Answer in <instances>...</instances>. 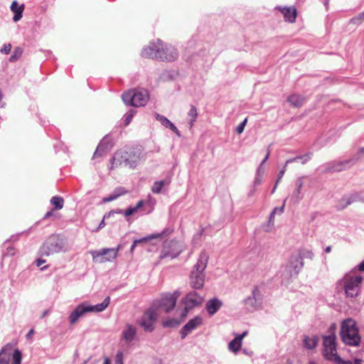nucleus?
Listing matches in <instances>:
<instances>
[{"label":"nucleus","instance_id":"obj_39","mask_svg":"<svg viewBox=\"0 0 364 364\" xmlns=\"http://www.w3.org/2000/svg\"><path fill=\"white\" fill-rule=\"evenodd\" d=\"M284 213V206L275 207L274 209L272 211L269 218L274 220V218L277 216H280Z\"/></svg>","mask_w":364,"mask_h":364},{"label":"nucleus","instance_id":"obj_14","mask_svg":"<svg viewBox=\"0 0 364 364\" xmlns=\"http://www.w3.org/2000/svg\"><path fill=\"white\" fill-rule=\"evenodd\" d=\"M303 266L304 262L301 257L296 254L290 257L288 264L287 265V269L291 275H297Z\"/></svg>","mask_w":364,"mask_h":364},{"label":"nucleus","instance_id":"obj_16","mask_svg":"<svg viewBox=\"0 0 364 364\" xmlns=\"http://www.w3.org/2000/svg\"><path fill=\"white\" fill-rule=\"evenodd\" d=\"M203 323V319L200 316H196L191 319L181 329V338H184L188 333L200 326Z\"/></svg>","mask_w":364,"mask_h":364},{"label":"nucleus","instance_id":"obj_31","mask_svg":"<svg viewBox=\"0 0 364 364\" xmlns=\"http://www.w3.org/2000/svg\"><path fill=\"white\" fill-rule=\"evenodd\" d=\"M345 203L346 205H350L351 203H364V199L358 194H353L346 198Z\"/></svg>","mask_w":364,"mask_h":364},{"label":"nucleus","instance_id":"obj_18","mask_svg":"<svg viewBox=\"0 0 364 364\" xmlns=\"http://www.w3.org/2000/svg\"><path fill=\"white\" fill-rule=\"evenodd\" d=\"M136 334V328L135 326L127 323L122 331V338L126 342V343H130L132 342Z\"/></svg>","mask_w":364,"mask_h":364},{"label":"nucleus","instance_id":"obj_24","mask_svg":"<svg viewBox=\"0 0 364 364\" xmlns=\"http://www.w3.org/2000/svg\"><path fill=\"white\" fill-rule=\"evenodd\" d=\"M318 343V338L316 336H304L303 339V343L305 348L307 349L314 348Z\"/></svg>","mask_w":364,"mask_h":364},{"label":"nucleus","instance_id":"obj_5","mask_svg":"<svg viewBox=\"0 0 364 364\" xmlns=\"http://www.w3.org/2000/svg\"><path fill=\"white\" fill-rule=\"evenodd\" d=\"M122 100L127 105L141 107L147 103L149 93L146 90H129L122 95Z\"/></svg>","mask_w":364,"mask_h":364},{"label":"nucleus","instance_id":"obj_12","mask_svg":"<svg viewBox=\"0 0 364 364\" xmlns=\"http://www.w3.org/2000/svg\"><path fill=\"white\" fill-rule=\"evenodd\" d=\"M182 301L185 308L183 316L186 317L190 309H192L195 306H199L202 304L203 301V297L195 291H191L183 298Z\"/></svg>","mask_w":364,"mask_h":364},{"label":"nucleus","instance_id":"obj_38","mask_svg":"<svg viewBox=\"0 0 364 364\" xmlns=\"http://www.w3.org/2000/svg\"><path fill=\"white\" fill-rule=\"evenodd\" d=\"M181 321L177 319H169L163 321V326L164 327H176L180 324Z\"/></svg>","mask_w":364,"mask_h":364},{"label":"nucleus","instance_id":"obj_25","mask_svg":"<svg viewBox=\"0 0 364 364\" xmlns=\"http://www.w3.org/2000/svg\"><path fill=\"white\" fill-rule=\"evenodd\" d=\"M304 159V160H303V161H302V164H304V163H305V162H306V161L309 159V156H307V155H306V156H302V157H296V158H294V159L287 160V161H286V164H285V165H287L288 163H290V162H291V161H296V160H297V159ZM285 171H286V166H284V167L283 168V169H282V170L279 171V173L278 178H277V181H276V184H275V186H274V188H273V192H274V190L276 189L277 186V184L279 183V181H280V180L282 179V178L283 177V176H284V173H285Z\"/></svg>","mask_w":364,"mask_h":364},{"label":"nucleus","instance_id":"obj_44","mask_svg":"<svg viewBox=\"0 0 364 364\" xmlns=\"http://www.w3.org/2000/svg\"><path fill=\"white\" fill-rule=\"evenodd\" d=\"M247 119H245L244 121L242 122H241L238 126L236 128V132L237 134H240L243 132L244 131V129H245V127L247 124Z\"/></svg>","mask_w":364,"mask_h":364},{"label":"nucleus","instance_id":"obj_10","mask_svg":"<svg viewBox=\"0 0 364 364\" xmlns=\"http://www.w3.org/2000/svg\"><path fill=\"white\" fill-rule=\"evenodd\" d=\"M158 318V314L155 309H149L143 314L139 325L145 331L151 332L154 329V323Z\"/></svg>","mask_w":364,"mask_h":364},{"label":"nucleus","instance_id":"obj_49","mask_svg":"<svg viewBox=\"0 0 364 364\" xmlns=\"http://www.w3.org/2000/svg\"><path fill=\"white\" fill-rule=\"evenodd\" d=\"M134 114V110H130L129 113H127V115L125 119V124L127 125L130 123L131 120L132 119V117Z\"/></svg>","mask_w":364,"mask_h":364},{"label":"nucleus","instance_id":"obj_7","mask_svg":"<svg viewBox=\"0 0 364 364\" xmlns=\"http://www.w3.org/2000/svg\"><path fill=\"white\" fill-rule=\"evenodd\" d=\"M11 358V364H21L22 353L17 348L13 350V346L7 343L0 350V364H10Z\"/></svg>","mask_w":364,"mask_h":364},{"label":"nucleus","instance_id":"obj_42","mask_svg":"<svg viewBox=\"0 0 364 364\" xmlns=\"http://www.w3.org/2000/svg\"><path fill=\"white\" fill-rule=\"evenodd\" d=\"M63 203H64L63 198L61 197H59V196H55L50 199V205H63Z\"/></svg>","mask_w":364,"mask_h":364},{"label":"nucleus","instance_id":"obj_20","mask_svg":"<svg viewBox=\"0 0 364 364\" xmlns=\"http://www.w3.org/2000/svg\"><path fill=\"white\" fill-rule=\"evenodd\" d=\"M179 296L178 292L167 295L164 297L163 306L166 308V311L168 312L173 309L176 306V300Z\"/></svg>","mask_w":364,"mask_h":364},{"label":"nucleus","instance_id":"obj_53","mask_svg":"<svg viewBox=\"0 0 364 364\" xmlns=\"http://www.w3.org/2000/svg\"><path fill=\"white\" fill-rule=\"evenodd\" d=\"M269 154H270V151H269V148H268L267 151V154H266L264 159H263V161H262V163H261V164H260V166L259 167V170L261 168L262 164L269 159Z\"/></svg>","mask_w":364,"mask_h":364},{"label":"nucleus","instance_id":"obj_56","mask_svg":"<svg viewBox=\"0 0 364 364\" xmlns=\"http://www.w3.org/2000/svg\"><path fill=\"white\" fill-rule=\"evenodd\" d=\"M260 183H261V178H260V177L257 176L254 181V185L257 186V185H259Z\"/></svg>","mask_w":364,"mask_h":364},{"label":"nucleus","instance_id":"obj_21","mask_svg":"<svg viewBox=\"0 0 364 364\" xmlns=\"http://www.w3.org/2000/svg\"><path fill=\"white\" fill-rule=\"evenodd\" d=\"M222 301L218 299H213L206 303V309L210 316H213L222 306Z\"/></svg>","mask_w":364,"mask_h":364},{"label":"nucleus","instance_id":"obj_15","mask_svg":"<svg viewBox=\"0 0 364 364\" xmlns=\"http://www.w3.org/2000/svg\"><path fill=\"white\" fill-rule=\"evenodd\" d=\"M261 294L257 288H255L252 291V296L245 299L244 303L247 309L250 311L257 309L260 304Z\"/></svg>","mask_w":364,"mask_h":364},{"label":"nucleus","instance_id":"obj_13","mask_svg":"<svg viewBox=\"0 0 364 364\" xmlns=\"http://www.w3.org/2000/svg\"><path fill=\"white\" fill-rule=\"evenodd\" d=\"M181 252V245L176 241H170L165 243L163 253L161 257H176Z\"/></svg>","mask_w":364,"mask_h":364},{"label":"nucleus","instance_id":"obj_19","mask_svg":"<svg viewBox=\"0 0 364 364\" xmlns=\"http://www.w3.org/2000/svg\"><path fill=\"white\" fill-rule=\"evenodd\" d=\"M162 55V60L173 61L177 58L178 52L173 46L166 45L164 46Z\"/></svg>","mask_w":364,"mask_h":364},{"label":"nucleus","instance_id":"obj_45","mask_svg":"<svg viewBox=\"0 0 364 364\" xmlns=\"http://www.w3.org/2000/svg\"><path fill=\"white\" fill-rule=\"evenodd\" d=\"M140 206H136V207H134V208H130L129 209H127L124 213V215L126 218H128L129 216H130L131 215L134 214V213H136L138 210V208H139Z\"/></svg>","mask_w":364,"mask_h":364},{"label":"nucleus","instance_id":"obj_40","mask_svg":"<svg viewBox=\"0 0 364 364\" xmlns=\"http://www.w3.org/2000/svg\"><path fill=\"white\" fill-rule=\"evenodd\" d=\"M364 21V11L350 20V23L354 25H359Z\"/></svg>","mask_w":364,"mask_h":364},{"label":"nucleus","instance_id":"obj_28","mask_svg":"<svg viewBox=\"0 0 364 364\" xmlns=\"http://www.w3.org/2000/svg\"><path fill=\"white\" fill-rule=\"evenodd\" d=\"M188 115L191 117L189 124L190 128H192L198 115L197 109L194 105H191Z\"/></svg>","mask_w":364,"mask_h":364},{"label":"nucleus","instance_id":"obj_17","mask_svg":"<svg viewBox=\"0 0 364 364\" xmlns=\"http://www.w3.org/2000/svg\"><path fill=\"white\" fill-rule=\"evenodd\" d=\"M351 161H334L328 164L325 172H335V171H342L345 170L346 168L350 166Z\"/></svg>","mask_w":364,"mask_h":364},{"label":"nucleus","instance_id":"obj_52","mask_svg":"<svg viewBox=\"0 0 364 364\" xmlns=\"http://www.w3.org/2000/svg\"><path fill=\"white\" fill-rule=\"evenodd\" d=\"M104 226H105V221H104V218H103L97 228H89L91 231L95 232V231H98L99 230L102 229Z\"/></svg>","mask_w":364,"mask_h":364},{"label":"nucleus","instance_id":"obj_22","mask_svg":"<svg viewBox=\"0 0 364 364\" xmlns=\"http://www.w3.org/2000/svg\"><path fill=\"white\" fill-rule=\"evenodd\" d=\"M280 11L284 14V17L287 21L293 23L296 17V10L294 7L282 8Z\"/></svg>","mask_w":364,"mask_h":364},{"label":"nucleus","instance_id":"obj_61","mask_svg":"<svg viewBox=\"0 0 364 364\" xmlns=\"http://www.w3.org/2000/svg\"><path fill=\"white\" fill-rule=\"evenodd\" d=\"M122 246L121 245H119L116 248H110L111 250H117V254L119 253V251L121 250Z\"/></svg>","mask_w":364,"mask_h":364},{"label":"nucleus","instance_id":"obj_63","mask_svg":"<svg viewBox=\"0 0 364 364\" xmlns=\"http://www.w3.org/2000/svg\"><path fill=\"white\" fill-rule=\"evenodd\" d=\"M48 314V310L44 311L41 317L42 318L45 317Z\"/></svg>","mask_w":364,"mask_h":364},{"label":"nucleus","instance_id":"obj_48","mask_svg":"<svg viewBox=\"0 0 364 364\" xmlns=\"http://www.w3.org/2000/svg\"><path fill=\"white\" fill-rule=\"evenodd\" d=\"M120 159L119 158L118 155L116 154L113 158V161L112 163V168L117 167L118 165H120Z\"/></svg>","mask_w":364,"mask_h":364},{"label":"nucleus","instance_id":"obj_41","mask_svg":"<svg viewBox=\"0 0 364 364\" xmlns=\"http://www.w3.org/2000/svg\"><path fill=\"white\" fill-rule=\"evenodd\" d=\"M24 9V5L22 4L18 8V12L14 13V21L15 22L19 21L22 18V13Z\"/></svg>","mask_w":364,"mask_h":364},{"label":"nucleus","instance_id":"obj_2","mask_svg":"<svg viewBox=\"0 0 364 364\" xmlns=\"http://www.w3.org/2000/svg\"><path fill=\"white\" fill-rule=\"evenodd\" d=\"M208 261V255L205 252H201L190 274V284L192 288L199 289L203 287L205 282L204 270L207 267Z\"/></svg>","mask_w":364,"mask_h":364},{"label":"nucleus","instance_id":"obj_58","mask_svg":"<svg viewBox=\"0 0 364 364\" xmlns=\"http://www.w3.org/2000/svg\"><path fill=\"white\" fill-rule=\"evenodd\" d=\"M33 333H34L33 329H31L26 335L27 338H30L31 337V336L33 334Z\"/></svg>","mask_w":364,"mask_h":364},{"label":"nucleus","instance_id":"obj_54","mask_svg":"<svg viewBox=\"0 0 364 364\" xmlns=\"http://www.w3.org/2000/svg\"><path fill=\"white\" fill-rule=\"evenodd\" d=\"M247 331H244L242 334L237 335L236 337L242 342V339L247 335Z\"/></svg>","mask_w":364,"mask_h":364},{"label":"nucleus","instance_id":"obj_29","mask_svg":"<svg viewBox=\"0 0 364 364\" xmlns=\"http://www.w3.org/2000/svg\"><path fill=\"white\" fill-rule=\"evenodd\" d=\"M303 185L302 179L301 178H297L295 182L296 189L292 194V197L295 198V201L300 198L301 189Z\"/></svg>","mask_w":364,"mask_h":364},{"label":"nucleus","instance_id":"obj_26","mask_svg":"<svg viewBox=\"0 0 364 364\" xmlns=\"http://www.w3.org/2000/svg\"><path fill=\"white\" fill-rule=\"evenodd\" d=\"M242 342L239 340L237 337H235L233 340H232L228 344V349L234 353H237L242 347Z\"/></svg>","mask_w":364,"mask_h":364},{"label":"nucleus","instance_id":"obj_11","mask_svg":"<svg viewBox=\"0 0 364 364\" xmlns=\"http://www.w3.org/2000/svg\"><path fill=\"white\" fill-rule=\"evenodd\" d=\"M164 46L160 40H157L156 42H152L144 48L142 50L141 55L146 58H159L161 60Z\"/></svg>","mask_w":364,"mask_h":364},{"label":"nucleus","instance_id":"obj_33","mask_svg":"<svg viewBox=\"0 0 364 364\" xmlns=\"http://www.w3.org/2000/svg\"><path fill=\"white\" fill-rule=\"evenodd\" d=\"M23 50L20 47L15 48L13 54L11 55L9 58L10 62H14L17 60L22 55Z\"/></svg>","mask_w":364,"mask_h":364},{"label":"nucleus","instance_id":"obj_59","mask_svg":"<svg viewBox=\"0 0 364 364\" xmlns=\"http://www.w3.org/2000/svg\"><path fill=\"white\" fill-rule=\"evenodd\" d=\"M103 364H111L109 359L108 358H105Z\"/></svg>","mask_w":364,"mask_h":364},{"label":"nucleus","instance_id":"obj_55","mask_svg":"<svg viewBox=\"0 0 364 364\" xmlns=\"http://www.w3.org/2000/svg\"><path fill=\"white\" fill-rule=\"evenodd\" d=\"M138 245L137 242L134 240V242H133V244L130 248V252L132 253L135 249V247H136V245Z\"/></svg>","mask_w":364,"mask_h":364},{"label":"nucleus","instance_id":"obj_8","mask_svg":"<svg viewBox=\"0 0 364 364\" xmlns=\"http://www.w3.org/2000/svg\"><path fill=\"white\" fill-rule=\"evenodd\" d=\"M323 355L325 359L333 363L339 358L337 354L336 336L334 334L323 337Z\"/></svg>","mask_w":364,"mask_h":364},{"label":"nucleus","instance_id":"obj_23","mask_svg":"<svg viewBox=\"0 0 364 364\" xmlns=\"http://www.w3.org/2000/svg\"><path fill=\"white\" fill-rule=\"evenodd\" d=\"M156 118L158 121H159L161 124H163L166 128H169L171 129L173 132H175L178 136H181V134L178 131V129L176 128V127L170 122L166 117L164 116L160 115L159 114H156Z\"/></svg>","mask_w":364,"mask_h":364},{"label":"nucleus","instance_id":"obj_43","mask_svg":"<svg viewBox=\"0 0 364 364\" xmlns=\"http://www.w3.org/2000/svg\"><path fill=\"white\" fill-rule=\"evenodd\" d=\"M124 354L122 351H118L115 358V364H124Z\"/></svg>","mask_w":364,"mask_h":364},{"label":"nucleus","instance_id":"obj_46","mask_svg":"<svg viewBox=\"0 0 364 364\" xmlns=\"http://www.w3.org/2000/svg\"><path fill=\"white\" fill-rule=\"evenodd\" d=\"M63 206L59 205V206H55L50 211L48 212L45 215V218H49L50 216H53L56 212L60 210Z\"/></svg>","mask_w":364,"mask_h":364},{"label":"nucleus","instance_id":"obj_30","mask_svg":"<svg viewBox=\"0 0 364 364\" xmlns=\"http://www.w3.org/2000/svg\"><path fill=\"white\" fill-rule=\"evenodd\" d=\"M124 193V191L122 189H117L114 193L110 194L108 197H105L102 199L103 203L111 202L113 200L117 198Z\"/></svg>","mask_w":364,"mask_h":364},{"label":"nucleus","instance_id":"obj_36","mask_svg":"<svg viewBox=\"0 0 364 364\" xmlns=\"http://www.w3.org/2000/svg\"><path fill=\"white\" fill-rule=\"evenodd\" d=\"M166 183H167L165 181L155 182L152 186V191L154 193H159L161 191L162 187Z\"/></svg>","mask_w":364,"mask_h":364},{"label":"nucleus","instance_id":"obj_9","mask_svg":"<svg viewBox=\"0 0 364 364\" xmlns=\"http://www.w3.org/2000/svg\"><path fill=\"white\" fill-rule=\"evenodd\" d=\"M90 254L94 262L102 264L113 262L117 257V250L102 248L100 250H92L90 252Z\"/></svg>","mask_w":364,"mask_h":364},{"label":"nucleus","instance_id":"obj_47","mask_svg":"<svg viewBox=\"0 0 364 364\" xmlns=\"http://www.w3.org/2000/svg\"><path fill=\"white\" fill-rule=\"evenodd\" d=\"M359 360H355L354 362H351L349 360H343L340 357L334 362L335 364H357Z\"/></svg>","mask_w":364,"mask_h":364},{"label":"nucleus","instance_id":"obj_35","mask_svg":"<svg viewBox=\"0 0 364 364\" xmlns=\"http://www.w3.org/2000/svg\"><path fill=\"white\" fill-rule=\"evenodd\" d=\"M364 154V148H360L358 152L353 155V156L348 159V161H351V163L350 164V166L353 165L356 161H358L361 156Z\"/></svg>","mask_w":364,"mask_h":364},{"label":"nucleus","instance_id":"obj_6","mask_svg":"<svg viewBox=\"0 0 364 364\" xmlns=\"http://www.w3.org/2000/svg\"><path fill=\"white\" fill-rule=\"evenodd\" d=\"M363 277L360 275L347 274L343 278V286L346 294L348 297L354 298L360 292Z\"/></svg>","mask_w":364,"mask_h":364},{"label":"nucleus","instance_id":"obj_64","mask_svg":"<svg viewBox=\"0 0 364 364\" xmlns=\"http://www.w3.org/2000/svg\"><path fill=\"white\" fill-rule=\"evenodd\" d=\"M136 205H144V200H139L137 202V203Z\"/></svg>","mask_w":364,"mask_h":364},{"label":"nucleus","instance_id":"obj_62","mask_svg":"<svg viewBox=\"0 0 364 364\" xmlns=\"http://www.w3.org/2000/svg\"><path fill=\"white\" fill-rule=\"evenodd\" d=\"M331 250V246H328L325 249V252H327V253L330 252Z\"/></svg>","mask_w":364,"mask_h":364},{"label":"nucleus","instance_id":"obj_51","mask_svg":"<svg viewBox=\"0 0 364 364\" xmlns=\"http://www.w3.org/2000/svg\"><path fill=\"white\" fill-rule=\"evenodd\" d=\"M20 6H18V3L16 1H14L11 4V10L14 12V13H16V12H18V8Z\"/></svg>","mask_w":364,"mask_h":364},{"label":"nucleus","instance_id":"obj_3","mask_svg":"<svg viewBox=\"0 0 364 364\" xmlns=\"http://www.w3.org/2000/svg\"><path fill=\"white\" fill-rule=\"evenodd\" d=\"M68 250L69 245L65 237L53 235L45 241L41 252L43 255L49 256L56 253L66 252Z\"/></svg>","mask_w":364,"mask_h":364},{"label":"nucleus","instance_id":"obj_57","mask_svg":"<svg viewBox=\"0 0 364 364\" xmlns=\"http://www.w3.org/2000/svg\"><path fill=\"white\" fill-rule=\"evenodd\" d=\"M358 269L360 271H364V260L359 264Z\"/></svg>","mask_w":364,"mask_h":364},{"label":"nucleus","instance_id":"obj_27","mask_svg":"<svg viewBox=\"0 0 364 364\" xmlns=\"http://www.w3.org/2000/svg\"><path fill=\"white\" fill-rule=\"evenodd\" d=\"M288 102L296 107H301L304 102V98L298 95H292L288 97Z\"/></svg>","mask_w":364,"mask_h":364},{"label":"nucleus","instance_id":"obj_37","mask_svg":"<svg viewBox=\"0 0 364 364\" xmlns=\"http://www.w3.org/2000/svg\"><path fill=\"white\" fill-rule=\"evenodd\" d=\"M273 228H274V220L272 219L271 218H269V221L267 223L262 225V230L266 232H269L272 231Z\"/></svg>","mask_w":364,"mask_h":364},{"label":"nucleus","instance_id":"obj_60","mask_svg":"<svg viewBox=\"0 0 364 364\" xmlns=\"http://www.w3.org/2000/svg\"><path fill=\"white\" fill-rule=\"evenodd\" d=\"M43 262H44L43 260L38 259L36 264L38 267H40Z\"/></svg>","mask_w":364,"mask_h":364},{"label":"nucleus","instance_id":"obj_1","mask_svg":"<svg viewBox=\"0 0 364 364\" xmlns=\"http://www.w3.org/2000/svg\"><path fill=\"white\" fill-rule=\"evenodd\" d=\"M110 303L109 296H107L102 303L91 305L87 302H83L76 306L70 313L68 318L71 325L75 324L78 319L87 313H100L105 311Z\"/></svg>","mask_w":364,"mask_h":364},{"label":"nucleus","instance_id":"obj_32","mask_svg":"<svg viewBox=\"0 0 364 364\" xmlns=\"http://www.w3.org/2000/svg\"><path fill=\"white\" fill-rule=\"evenodd\" d=\"M161 236H162L161 233H155V234H152L149 236L142 237L141 239L135 240L137 242L138 244H141V243H144V242H149L153 239L159 238Z\"/></svg>","mask_w":364,"mask_h":364},{"label":"nucleus","instance_id":"obj_50","mask_svg":"<svg viewBox=\"0 0 364 364\" xmlns=\"http://www.w3.org/2000/svg\"><path fill=\"white\" fill-rule=\"evenodd\" d=\"M11 50V45L10 43H9V44L5 45L4 47L2 49H1V52L4 53L5 54H8L10 53Z\"/></svg>","mask_w":364,"mask_h":364},{"label":"nucleus","instance_id":"obj_34","mask_svg":"<svg viewBox=\"0 0 364 364\" xmlns=\"http://www.w3.org/2000/svg\"><path fill=\"white\" fill-rule=\"evenodd\" d=\"M298 255L301 257L302 258V260L304 259V258H308L309 259H312L314 258V253L311 250H306V249H303V250H301Z\"/></svg>","mask_w":364,"mask_h":364},{"label":"nucleus","instance_id":"obj_4","mask_svg":"<svg viewBox=\"0 0 364 364\" xmlns=\"http://www.w3.org/2000/svg\"><path fill=\"white\" fill-rule=\"evenodd\" d=\"M341 336L346 344L353 346H358L360 337L358 334L356 322L353 319L348 318L341 323Z\"/></svg>","mask_w":364,"mask_h":364}]
</instances>
